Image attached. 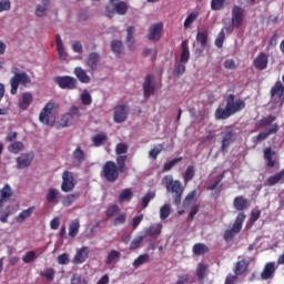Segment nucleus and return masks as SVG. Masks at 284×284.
<instances>
[{
	"label": "nucleus",
	"mask_w": 284,
	"mask_h": 284,
	"mask_svg": "<svg viewBox=\"0 0 284 284\" xmlns=\"http://www.w3.org/2000/svg\"><path fill=\"white\" fill-rule=\"evenodd\" d=\"M55 45H57L59 58L62 61H65V59H68V53L65 52V49L63 48V40H61L60 34L55 36Z\"/></svg>",
	"instance_id": "obj_34"
},
{
	"label": "nucleus",
	"mask_w": 284,
	"mask_h": 284,
	"mask_svg": "<svg viewBox=\"0 0 284 284\" xmlns=\"http://www.w3.org/2000/svg\"><path fill=\"white\" fill-rule=\"evenodd\" d=\"M225 1L227 0H212L211 1V9L212 10H223L225 8Z\"/></svg>",
	"instance_id": "obj_60"
},
{
	"label": "nucleus",
	"mask_w": 284,
	"mask_h": 284,
	"mask_svg": "<svg viewBox=\"0 0 284 284\" xmlns=\"http://www.w3.org/2000/svg\"><path fill=\"white\" fill-rule=\"evenodd\" d=\"M77 187V181L74 180V174L70 171H64L62 173L61 190L63 192H72Z\"/></svg>",
	"instance_id": "obj_8"
},
{
	"label": "nucleus",
	"mask_w": 284,
	"mask_h": 284,
	"mask_svg": "<svg viewBox=\"0 0 284 284\" xmlns=\"http://www.w3.org/2000/svg\"><path fill=\"white\" fill-rule=\"evenodd\" d=\"M23 150H26V145L23 144V142H12L9 146H8V152H10V154H19V152H23Z\"/></svg>",
	"instance_id": "obj_39"
},
{
	"label": "nucleus",
	"mask_w": 284,
	"mask_h": 284,
	"mask_svg": "<svg viewBox=\"0 0 284 284\" xmlns=\"http://www.w3.org/2000/svg\"><path fill=\"white\" fill-rule=\"evenodd\" d=\"M120 173L121 171L116 166V162L106 161L102 166L100 176L105 179L108 183H116V181H119Z\"/></svg>",
	"instance_id": "obj_3"
},
{
	"label": "nucleus",
	"mask_w": 284,
	"mask_h": 284,
	"mask_svg": "<svg viewBox=\"0 0 284 284\" xmlns=\"http://www.w3.org/2000/svg\"><path fill=\"white\" fill-rule=\"evenodd\" d=\"M71 284H88V280H85L81 274L75 273L71 277Z\"/></svg>",
	"instance_id": "obj_61"
},
{
	"label": "nucleus",
	"mask_w": 284,
	"mask_h": 284,
	"mask_svg": "<svg viewBox=\"0 0 284 284\" xmlns=\"http://www.w3.org/2000/svg\"><path fill=\"white\" fill-rule=\"evenodd\" d=\"M129 108L126 104H119L114 108L113 121L115 123H125L128 121Z\"/></svg>",
	"instance_id": "obj_11"
},
{
	"label": "nucleus",
	"mask_w": 284,
	"mask_h": 284,
	"mask_svg": "<svg viewBox=\"0 0 284 284\" xmlns=\"http://www.w3.org/2000/svg\"><path fill=\"white\" fill-rule=\"evenodd\" d=\"M11 72L13 77L10 79L11 94H17L19 92V85L28 88L32 83V78L26 71H21L19 67H12Z\"/></svg>",
	"instance_id": "obj_1"
},
{
	"label": "nucleus",
	"mask_w": 284,
	"mask_h": 284,
	"mask_svg": "<svg viewBox=\"0 0 284 284\" xmlns=\"http://www.w3.org/2000/svg\"><path fill=\"white\" fill-rule=\"evenodd\" d=\"M195 274L197 276L199 283L205 282V277L210 274V265L205 263H199Z\"/></svg>",
	"instance_id": "obj_28"
},
{
	"label": "nucleus",
	"mask_w": 284,
	"mask_h": 284,
	"mask_svg": "<svg viewBox=\"0 0 284 284\" xmlns=\"http://www.w3.org/2000/svg\"><path fill=\"white\" fill-rule=\"evenodd\" d=\"M236 141V131L229 130L223 133L221 150L223 153L227 152V148Z\"/></svg>",
	"instance_id": "obj_12"
},
{
	"label": "nucleus",
	"mask_w": 284,
	"mask_h": 284,
	"mask_svg": "<svg viewBox=\"0 0 284 284\" xmlns=\"http://www.w3.org/2000/svg\"><path fill=\"white\" fill-rule=\"evenodd\" d=\"M32 161H34V152L22 153L20 156L16 159L18 170H26V168H30L32 165Z\"/></svg>",
	"instance_id": "obj_10"
},
{
	"label": "nucleus",
	"mask_w": 284,
	"mask_h": 284,
	"mask_svg": "<svg viewBox=\"0 0 284 284\" xmlns=\"http://www.w3.org/2000/svg\"><path fill=\"white\" fill-rule=\"evenodd\" d=\"M283 183H284V169L266 179V185L268 187H274V185H283Z\"/></svg>",
	"instance_id": "obj_22"
},
{
	"label": "nucleus",
	"mask_w": 284,
	"mask_h": 284,
	"mask_svg": "<svg viewBox=\"0 0 284 284\" xmlns=\"http://www.w3.org/2000/svg\"><path fill=\"white\" fill-rule=\"evenodd\" d=\"M267 63H270V55L265 52H260L253 61L256 70H267Z\"/></svg>",
	"instance_id": "obj_18"
},
{
	"label": "nucleus",
	"mask_w": 284,
	"mask_h": 284,
	"mask_svg": "<svg viewBox=\"0 0 284 284\" xmlns=\"http://www.w3.org/2000/svg\"><path fill=\"white\" fill-rule=\"evenodd\" d=\"M116 168L120 172H125V162L128 161V155H118L115 159Z\"/></svg>",
	"instance_id": "obj_50"
},
{
	"label": "nucleus",
	"mask_w": 284,
	"mask_h": 284,
	"mask_svg": "<svg viewBox=\"0 0 284 284\" xmlns=\"http://www.w3.org/2000/svg\"><path fill=\"white\" fill-rule=\"evenodd\" d=\"M163 230V224H152L144 232L146 236H159Z\"/></svg>",
	"instance_id": "obj_35"
},
{
	"label": "nucleus",
	"mask_w": 284,
	"mask_h": 284,
	"mask_svg": "<svg viewBox=\"0 0 284 284\" xmlns=\"http://www.w3.org/2000/svg\"><path fill=\"white\" fill-rule=\"evenodd\" d=\"M54 110V101H49L42 109L39 115L40 123L44 125H54V115L52 114Z\"/></svg>",
	"instance_id": "obj_5"
},
{
	"label": "nucleus",
	"mask_w": 284,
	"mask_h": 284,
	"mask_svg": "<svg viewBox=\"0 0 284 284\" xmlns=\"http://www.w3.org/2000/svg\"><path fill=\"white\" fill-rule=\"evenodd\" d=\"M74 74L81 83H88L90 81V75H88V72H85L81 67H77L74 69Z\"/></svg>",
	"instance_id": "obj_37"
},
{
	"label": "nucleus",
	"mask_w": 284,
	"mask_h": 284,
	"mask_svg": "<svg viewBox=\"0 0 284 284\" xmlns=\"http://www.w3.org/2000/svg\"><path fill=\"white\" fill-rule=\"evenodd\" d=\"M119 212H121V207H119V205L116 204L109 205L105 211L106 219H112V216H116Z\"/></svg>",
	"instance_id": "obj_49"
},
{
	"label": "nucleus",
	"mask_w": 284,
	"mask_h": 284,
	"mask_svg": "<svg viewBox=\"0 0 284 284\" xmlns=\"http://www.w3.org/2000/svg\"><path fill=\"white\" fill-rule=\"evenodd\" d=\"M156 199V192L149 191L143 197H142V207L145 210L148 205H150V201Z\"/></svg>",
	"instance_id": "obj_47"
},
{
	"label": "nucleus",
	"mask_w": 284,
	"mask_h": 284,
	"mask_svg": "<svg viewBox=\"0 0 284 284\" xmlns=\"http://www.w3.org/2000/svg\"><path fill=\"white\" fill-rule=\"evenodd\" d=\"M245 213L237 214L231 229L235 234H239L243 230V223L245 222Z\"/></svg>",
	"instance_id": "obj_32"
},
{
	"label": "nucleus",
	"mask_w": 284,
	"mask_h": 284,
	"mask_svg": "<svg viewBox=\"0 0 284 284\" xmlns=\"http://www.w3.org/2000/svg\"><path fill=\"white\" fill-rule=\"evenodd\" d=\"M54 83L61 88V90H77V80L70 75H58L54 78Z\"/></svg>",
	"instance_id": "obj_7"
},
{
	"label": "nucleus",
	"mask_w": 284,
	"mask_h": 284,
	"mask_svg": "<svg viewBox=\"0 0 284 284\" xmlns=\"http://www.w3.org/2000/svg\"><path fill=\"white\" fill-rule=\"evenodd\" d=\"M45 201L51 205H59V203L61 202V191H59V189L57 187L48 189L45 194Z\"/></svg>",
	"instance_id": "obj_13"
},
{
	"label": "nucleus",
	"mask_w": 284,
	"mask_h": 284,
	"mask_svg": "<svg viewBox=\"0 0 284 284\" xmlns=\"http://www.w3.org/2000/svg\"><path fill=\"white\" fill-rule=\"evenodd\" d=\"M274 274H276V263L268 262L261 273V278L262 281H270V278H274Z\"/></svg>",
	"instance_id": "obj_19"
},
{
	"label": "nucleus",
	"mask_w": 284,
	"mask_h": 284,
	"mask_svg": "<svg viewBox=\"0 0 284 284\" xmlns=\"http://www.w3.org/2000/svg\"><path fill=\"white\" fill-rule=\"evenodd\" d=\"M190 283V274L179 275L175 284H189Z\"/></svg>",
	"instance_id": "obj_64"
},
{
	"label": "nucleus",
	"mask_w": 284,
	"mask_h": 284,
	"mask_svg": "<svg viewBox=\"0 0 284 284\" xmlns=\"http://www.w3.org/2000/svg\"><path fill=\"white\" fill-rule=\"evenodd\" d=\"M248 267H250V261L241 260L235 263L233 272L234 274H236V276H243V274L247 272Z\"/></svg>",
	"instance_id": "obj_29"
},
{
	"label": "nucleus",
	"mask_w": 284,
	"mask_h": 284,
	"mask_svg": "<svg viewBox=\"0 0 284 284\" xmlns=\"http://www.w3.org/2000/svg\"><path fill=\"white\" fill-rule=\"evenodd\" d=\"M276 151L272 150V148L267 146L264 149V161H266V168H276Z\"/></svg>",
	"instance_id": "obj_24"
},
{
	"label": "nucleus",
	"mask_w": 284,
	"mask_h": 284,
	"mask_svg": "<svg viewBox=\"0 0 284 284\" xmlns=\"http://www.w3.org/2000/svg\"><path fill=\"white\" fill-rule=\"evenodd\" d=\"M163 152V144H158V146L153 148L150 152H149V156L151 159H153V161H156V159L159 158V154Z\"/></svg>",
	"instance_id": "obj_57"
},
{
	"label": "nucleus",
	"mask_w": 284,
	"mask_h": 284,
	"mask_svg": "<svg viewBox=\"0 0 284 284\" xmlns=\"http://www.w3.org/2000/svg\"><path fill=\"white\" fill-rule=\"evenodd\" d=\"M226 108L232 115L245 110V100L236 99V95L233 93L226 97Z\"/></svg>",
	"instance_id": "obj_6"
},
{
	"label": "nucleus",
	"mask_w": 284,
	"mask_h": 284,
	"mask_svg": "<svg viewBox=\"0 0 284 284\" xmlns=\"http://www.w3.org/2000/svg\"><path fill=\"white\" fill-rule=\"evenodd\" d=\"M32 212H34V206H30L29 209L23 210L16 217L17 223H23V221H26V219H30V216H32Z\"/></svg>",
	"instance_id": "obj_44"
},
{
	"label": "nucleus",
	"mask_w": 284,
	"mask_h": 284,
	"mask_svg": "<svg viewBox=\"0 0 284 284\" xmlns=\"http://www.w3.org/2000/svg\"><path fill=\"white\" fill-rule=\"evenodd\" d=\"M80 227L81 223L79 222V219L72 220L69 224V236H71V239H75L79 234Z\"/></svg>",
	"instance_id": "obj_36"
},
{
	"label": "nucleus",
	"mask_w": 284,
	"mask_h": 284,
	"mask_svg": "<svg viewBox=\"0 0 284 284\" xmlns=\"http://www.w3.org/2000/svg\"><path fill=\"white\" fill-rule=\"evenodd\" d=\"M181 48L182 53L180 55V63H176L173 70L174 77H182V74H185V63L190 61V47L187 45V40L182 41Z\"/></svg>",
	"instance_id": "obj_4"
},
{
	"label": "nucleus",
	"mask_w": 284,
	"mask_h": 284,
	"mask_svg": "<svg viewBox=\"0 0 284 284\" xmlns=\"http://www.w3.org/2000/svg\"><path fill=\"white\" fill-rule=\"evenodd\" d=\"M114 14H128V3L125 1H120L118 3H114L113 7L110 4L106 6V17H109V19H112Z\"/></svg>",
	"instance_id": "obj_9"
},
{
	"label": "nucleus",
	"mask_w": 284,
	"mask_h": 284,
	"mask_svg": "<svg viewBox=\"0 0 284 284\" xmlns=\"http://www.w3.org/2000/svg\"><path fill=\"white\" fill-rule=\"evenodd\" d=\"M92 143L95 148H101L108 143V135L105 133H98L92 138Z\"/></svg>",
	"instance_id": "obj_38"
},
{
	"label": "nucleus",
	"mask_w": 284,
	"mask_h": 284,
	"mask_svg": "<svg viewBox=\"0 0 284 284\" xmlns=\"http://www.w3.org/2000/svg\"><path fill=\"white\" fill-rule=\"evenodd\" d=\"M196 41L201 44V48H205L207 45V32L206 31H200L196 34Z\"/></svg>",
	"instance_id": "obj_53"
},
{
	"label": "nucleus",
	"mask_w": 284,
	"mask_h": 284,
	"mask_svg": "<svg viewBox=\"0 0 284 284\" xmlns=\"http://www.w3.org/2000/svg\"><path fill=\"white\" fill-rule=\"evenodd\" d=\"M119 258H121V252H119L116 250H112L108 254L104 263H105V265H112V263H114V261H119Z\"/></svg>",
	"instance_id": "obj_46"
},
{
	"label": "nucleus",
	"mask_w": 284,
	"mask_h": 284,
	"mask_svg": "<svg viewBox=\"0 0 284 284\" xmlns=\"http://www.w3.org/2000/svg\"><path fill=\"white\" fill-rule=\"evenodd\" d=\"M80 99H81L82 105H92V95L90 94V92H88V90L82 92Z\"/></svg>",
	"instance_id": "obj_58"
},
{
	"label": "nucleus",
	"mask_w": 284,
	"mask_h": 284,
	"mask_svg": "<svg viewBox=\"0 0 284 284\" xmlns=\"http://www.w3.org/2000/svg\"><path fill=\"white\" fill-rule=\"evenodd\" d=\"M129 146L128 144L121 142L115 146L116 156H123V154H128Z\"/></svg>",
	"instance_id": "obj_55"
},
{
	"label": "nucleus",
	"mask_w": 284,
	"mask_h": 284,
	"mask_svg": "<svg viewBox=\"0 0 284 284\" xmlns=\"http://www.w3.org/2000/svg\"><path fill=\"white\" fill-rule=\"evenodd\" d=\"M54 274H57V271H54L53 267H48L40 273V276H42V278H45L47 281H54Z\"/></svg>",
	"instance_id": "obj_51"
},
{
	"label": "nucleus",
	"mask_w": 284,
	"mask_h": 284,
	"mask_svg": "<svg viewBox=\"0 0 284 284\" xmlns=\"http://www.w3.org/2000/svg\"><path fill=\"white\" fill-rule=\"evenodd\" d=\"M231 21L235 28L243 26V8L239 6L233 7Z\"/></svg>",
	"instance_id": "obj_20"
},
{
	"label": "nucleus",
	"mask_w": 284,
	"mask_h": 284,
	"mask_svg": "<svg viewBox=\"0 0 284 284\" xmlns=\"http://www.w3.org/2000/svg\"><path fill=\"white\" fill-rule=\"evenodd\" d=\"M101 61V55L97 52H91L87 59V65L90 70H97L99 62Z\"/></svg>",
	"instance_id": "obj_30"
},
{
	"label": "nucleus",
	"mask_w": 284,
	"mask_h": 284,
	"mask_svg": "<svg viewBox=\"0 0 284 284\" xmlns=\"http://www.w3.org/2000/svg\"><path fill=\"white\" fill-rule=\"evenodd\" d=\"M195 175L196 169L194 168V165H189L183 174V181L185 185H187V183H190V181H192V179H194Z\"/></svg>",
	"instance_id": "obj_40"
},
{
	"label": "nucleus",
	"mask_w": 284,
	"mask_h": 284,
	"mask_svg": "<svg viewBox=\"0 0 284 284\" xmlns=\"http://www.w3.org/2000/svg\"><path fill=\"white\" fill-rule=\"evenodd\" d=\"M71 161H72L73 168H81V165L85 161V151H83V149H81V146H78L72 152Z\"/></svg>",
	"instance_id": "obj_16"
},
{
	"label": "nucleus",
	"mask_w": 284,
	"mask_h": 284,
	"mask_svg": "<svg viewBox=\"0 0 284 284\" xmlns=\"http://www.w3.org/2000/svg\"><path fill=\"white\" fill-rule=\"evenodd\" d=\"M90 256V247L88 246H82L79 248L73 256V264L74 265H81L88 261V257Z\"/></svg>",
	"instance_id": "obj_17"
},
{
	"label": "nucleus",
	"mask_w": 284,
	"mask_h": 284,
	"mask_svg": "<svg viewBox=\"0 0 284 284\" xmlns=\"http://www.w3.org/2000/svg\"><path fill=\"white\" fill-rule=\"evenodd\" d=\"M12 196H14V191L10 184H4L2 189H0V207H3L6 203L10 202Z\"/></svg>",
	"instance_id": "obj_15"
},
{
	"label": "nucleus",
	"mask_w": 284,
	"mask_h": 284,
	"mask_svg": "<svg viewBox=\"0 0 284 284\" xmlns=\"http://www.w3.org/2000/svg\"><path fill=\"white\" fill-rule=\"evenodd\" d=\"M230 116H233L230 109L227 108V104L225 108H217L215 111V119L216 121H225L226 119H230Z\"/></svg>",
	"instance_id": "obj_31"
},
{
	"label": "nucleus",
	"mask_w": 284,
	"mask_h": 284,
	"mask_svg": "<svg viewBox=\"0 0 284 284\" xmlns=\"http://www.w3.org/2000/svg\"><path fill=\"white\" fill-rule=\"evenodd\" d=\"M181 161H183V158L180 156L166 162L163 166V172H170V170H172L176 163H181Z\"/></svg>",
	"instance_id": "obj_56"
},
{
	"label": "nucleus",
	"mask_w": 284,
	"mask_h": 284,
	"mask_svg": "<svg viewBox=\"0 0 284 284\" xmlns=\"http://www.w3.org/2000/svg\"><path fill=\"white\" fill-rule=\"evenodd\" d=\"M150 261V254L148 253H144V254H141L139 255L132 263L133 267L135 270H139V267L141 265H145V263H148Z\"/></svg>",
	"instance_id": "obj_41"
},
{
	"label": "nucleus",
	"mask_w": 284,
	"mask_h": 284,
	"mask_svg": "<svg viewBox=\"0 0 284 284\" xmlns=\"http://www.w3.org/2000/svg\"><path fill=\"white\" fill-rule=\"evenodd\" d=\"M23 263H32L33 261H37V253L34 251H29L27 254L22 257Z\"/></svg>",
	"instance_id": "obj_62"
},
{
	"label": "nucleus",
	"mask_w": 284,
	"mask_h": 284,
	"mask_svg": "<svg viewBox=\"0 0 284 284\" xmlns=\"http://www.w3.org/2000/svg\"><path fill=\"white\" fill-rule=\"evenodd\" d=\"M33 100H34V98L32 97V93H30V92L22 93V97L19 100V109L22 112H26V110H28V108H30V105H32Z\"/></svg>",
	"instance_id": "obj_25"
},
{
	"label": "nucleus",
	"mask_w": 284,
	"mask_h": 284,
	"mask_svg": "<svg viewBox=\"0 0 284 284\" xmlns=\"http://www.w3.org/2000/svg\"><path fill=\"white\" fill-rule=\"evenodd\" d=\"M42 4H39L36 9V17H45L50 0H41Z\"/></svg>",
	"instance_id": "obj_45"
},
{
	"label": "nucleus",
	"mask_w": 284,
	"mask_h": 284,
	"mask_svg": "<svg viewBox=\"0 0 284 284\" xmlns=\"http://www.w3.org/2000/svg\"><path fill=\"white\" fill-rule=\"evenodd\" d=\"M196 19H199V12H191L184 20L185 30L192 28V24L194 23V21H196Z\"/></svg>",
	"instance_id": "obj_48"
},
{
	"label": "nucleus",
	"mask_w": 284,
	"mask_h": 284,
	"mask_svg": "<svg viewBox=\"0 0 284 284\" xmlns=\"http://www.w3.org/2000/svg\"><path fill=\"white\" fill-rule=\"evenodd\" d=\"M134 197V192H132V189H124L120 192L118 201L119 203H130L132 199Z\"/></svg>",
	"instance_id": "obj_33"
},
{
	"label": "nucleus",
	"mask_w": 284,
	"mask_h": 284,
	"mask_svg": "<svg viewBox=\"0 0 284 284\" xmlns=\"http://www.w3.org/2000/svg\"><path fill=\"white\" fill-rule=\"evenodd\" d=\"M271 97L274 99L275 97L278 98V101L283 104L284 103V85L281 81H277L275 85L271 89Z\"/></svg>",
	"instance_id": "obj_26"
},
{
	"label": "nucleus",
	"mask_w": 284,
	"mask_h": 284,
	"mask_svg": "<svg viewBox=\"0 0 284 284\" xmlns=\"http://www.w3.org/2000/svg\"><path fill=\"white\" fill-rule=\"evenodd\" d=\"M210 252V247L203 243H196L193 245V254L195 256H203V254H207Z\"/></svg>",
	"instance_id": "obj_43"
},
{
	"label": "nucleus",
	"mask_w": 284,
	"mask_h": 284,
	"mask_svg": "<svg viewBox=\"0 0 284 284\" xmlns=\"http://www.w3.org/2000/svg\"><path fill=\"white\" fill-rule=\"evenodd\" d=\"M144 97L150 99L154 94V75L148 74L143 84Z\"/></svg>",
	"instance_id": "obj_23"
},
{
	"label": "nucleus",
	"mask_w": 284,
	"mask_h": 284,
	"mask_svg": "<svg viewBox=\"0 0 284 284\" xmlns=\"http://www.w3.org/2000/svg\"><path fill=\"white\" fill-rule=\"evenodd\" d=\"M170 216V205L165 204L160 209V219L165 221Z\"/></svg>",
	"instance_id": "obj_63"
},
{
	"label": "nucleus",
	"mask_w": 284,
	"mask_h": 284,
	"mask_svg": "<svg viewBox=\"0 0 284 284\" xmlns=\"http://www.w3.org/2000/svg\"><path fill=\"white\" fill-rule=\"evenodd\" d=\"M278 132V124H273L268 130L260 132L255 138L252 139L253 143H261L265 141L271 134H276Z\"/></svg>",
	"instance_id": "obj_21"
},
{
	"label": "nucleus",
	"mask_w": 284,
	"mask_h": 284,
	"mask_svg": "<svg viewBox=\"0 0 284 284\" xmlns=\"http://www.w3.org/2000/svg\"><path fill=\"white\" fill-rule=\"evenodd\" d=\"M161 34H163V22H158L150 27L148 39L149 41H160Z\"/></svg>",
	"instance_id": "obj_14"
},
{
	"label": "nucleus",
	"mask_w": 284,
	"mask_h": 284,
	"mask_svg": "<svg viewBox=\"0 0 284 284\" xmlns=\"http://www.w3.org/2000/svg\"><path fill=\"white\" fill-rule=\"evenodd\" d=\"M163 182L166 191L173 194L174 205H181V199L183 196V192H185V189L183 187V184H181V181L174 180L172 175H166L163 178Z\"/></svg>",
	"instance_id": "obj_2"
},
{
	"label": "nucleus",
	"mask_w": 284,
	"mask_h": 284,
	"mask_svg": "<svg viewBox=\"0 0 284 284\" xmlns=\"http://www.w3.org/2000/svg\"><path fill=\"white\" fill-rule=\"evenodd\" d=\"M143 236H136L135 239L132 240L131 244H130V250L134 251V250H139V247H141V244L143 243Z\"/></svg>",
	"instance_id": "obj_59"
},
{
	"label": "nucleus",
	"mask_w": 284,
	"mask_h": 284,
	"mask_svg": "<svg viewBox=\"0 0 284 284\" xmlns=\"http://www.w3.org/2000/svg\"><path fill=\"white\" fill-rule=\"evenodd\" d=\"M122 48H123V42H121L120 40H113L111 42V50L112 52H114L116 57L121 54Z\"/></svg>",
	"instance_id": "obj_54"
},
{
	"label": "nucleus",
	"mask_w": 284,
	"mask_h": 284,
	"mask_svg": "<svg viewBox=\"0 0 284 284\" xmlns=\"http://www.w3.org/2000/svg\"><path fill=\"white\" fill-rule=\"evenodd\" d=\"M233 207H235L237 212H243L244 210H247V207H250V201L245 199V196H236L233 200Z\"/></svg>",
	"instance_id": "obj_27"
},
{
	"label": "nucleus",
	"mask_w": 284,
	"mask_h": 284,
	"mask_svg": "<svg viewBox=\"0 0 284 284\" xmlns=\"http://www.w3.org/2000/svg\"><path fill=\"white\" fill-rule=\"evenodd\" d=\"M126 43H129L130 50L134 45V27L126 28Z\"/></svg>",
	"instance_id": "obj_52"
},
{
	"label": "nucleus",
	"mask_w": 284,
	"mask_h": 284,
	"mask_svg": "<svg viewBox=\"0 0 284 284\" xmlns=\"http://www.w3.org/2000/svg\"><path fill=\"white\" fill-rule=\"evenodd\" d=\"M77 199H79V193H71L62 196L63 207H70V205L75 203Z\"/></svg>",
	"instance_id": "obj_42"
}]
</instances>
